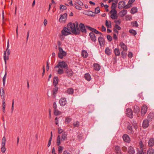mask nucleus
<instances>
[{"instance_id":"1","label":"nucleus","mask_w":154,"mask_h":154,"mask_svg":"<svg viewBox=\"0 0 154 154\" xmlns=\"http://www.w3.org/2000/svg\"><path fill=\"white\" fill-rule=\"evenodd\" d=\"M78 23L76 22L75 23H70L68 24V27L71 30L72 32L75 34L78 35L80 33V31L82 32L86 33V30L85 26L84 24L82 23H80L79 24V27Z\"/></svg>"},{"instance_id":"2","label":"nucleus","mask_w":154,"mask_h":154,"mask_svg":"<svg viewBox=\"0 0 154 154\" xmlns=\"http://www.w3.org/2000/svg\"><path fill=\"white\" fill-rule=\"evenodd\" d=\"M64 27L63 29L61 31V33L62 35H60V37L63 36V35L66 36L69 34H71V33L70 32L69 29H71L69 28L68 27Z\"/></svg>"},{"instance_id":"3","label":"nucleus","mask_w":154,"mask_h":154,"mask_svg":"<svg viewBox=\"0 0 154 154\" xmlns=\"http://www.w3.org/2000/svg\"><path fill=\"white\" fill-rule=\"evenodd\" d=\"M68 67L67 64L64 61L59 62L57 65L55 67L56 68L60 67L62 69H66Z\"/></svg>"},{"instance_id":"4","label":"nucleus","mask_w":154,"mask_h":154,"mask_svg":"<svg viewBox=\"0 0 154 154\" xmlns=\"http://www.w3.org/2000/svg\"><path fill=\"white\" fill-rule=\"evenodd\" d=\"M59 52L58 53V56L60 59H62L64 56L66 55V52L63 50L62 48L59 47Z\"/></svg>"},{"instance_id":"5","label":"nucleus","mask_w":154,"mask_h":154,"mask_svg":"<svg viewBox=\"0 0 154 154\" xmlns=\"http://www.w3.org/2000/svg\"><path fill=\"white\" fill-rule=\"evenodd\" d=\"M65 73L68 77H71L73 75L74 72L71 69H69L68 67L64 69Z\"/></svg>"},{"instance_id":"6","label":"nucleus","mask_w":154,"mask_h":154,"mask_svg":"<svg viewBox=\"0 0 154 154\" xmlns=\"http://www.w3.org/2000/svg\"><path fill=\"white\" fill-rule=\"evenodd\" d=\"M6 138L4 136L3 137L2 141V147L1 150L2 153H5L6 151V148L5 147V145Z\"/></svg>"},{"instance_id":"7","label":"nucleus","mask_w":154,"mask_h":154,"mask_svg":"<svg viewBox=\"0 0 154 154\" xmlns=\"http://www.w3.org/2000/svg\"><path fill=\"white\" fill-rule=\"evenodd\" d=\"M126 114L127 116L130 118L133 117V112L131 109L128 108L126 109Z\"/></svg>"},{"instance_id":"8","label":"nucleus","mask_w":154,"mask_h":154,"mask_svg":"<svg viewBox=\"0 0 154 154\" xmlns=\"http://www.w3.org/2000/svg\"><path fill=\"white\" fill-rule=\"evenodd\" d=\"M67 18V14L65 13L63 15H61L59 19V21L61 23H64L66 21Z\"/></svg>"},{"instance_id":"9","label":"nucleus","mask_w":154,"mask_h":154,"mask_svg":"<svg viewBox=\"0 0 154 154\" xmlns=\"http://www.w3.org/2000/svg\"><path fill=\"white\" fill-rule=\"evenodd\" d=\"M66 99L65 97H62L60 98L59 100V103L61 106H65L66 103Z\"/></svg>"},{"instance_id":"10","label":"nucleus","mask_w":154,"mask_h":154,"mask_svg":"<svg viewBox=\"0 0 154 154\" xmlns=\"http://www.w3.org/2000/svg\"><path fill=\"white\" fill-rule=\"evenodd\" d=\"M147 109V106L146 105H143L142 107L141 110V115L144 116L146 112Z\"/></svg>"},{"instance_id":"11","label":"nucleus","mask_w":154,"mask_h":154,"mask_svg":"<svg viewBox=\"0 0 154 154\" xmlns=\"http://www.w3.org/2000/svg\"><path fill=\"white\" fill-rule=\"evenodd\" d=\"M90 38L91 40L94 42H95L96 41V38L95 34L93 32H90L89 34Z\"/></svg>"},{"instance_id":"12","label":"nucleus","mask_w":154,"mask_h":154,"mask_svg":"<svg viewBox=\"0 0 154 154\" xmlns=\"http://www.w3.org/2000/svg\"><path fill=\"white\" fill-rule=\"evenodd\" d=\"M86 28H87L89 30L92 31V32H94L96 34H98L99 32L96 29L92 28L91 27L88 26H86Z\"/></svg>"},{"instance_id":"13","label":"nucleus","mask_w":154,"mask_h":154,"mask_svg":"<svg viewBox=\"0 0 154 154\" xmlns=\"http://www.w3.org/2000/svg\"><path fill=\"white\" fill-rule=\"evenodd\" d=\"M99 42L101 46H103L105 44V41L104 38L100 36L98 38Z\"/></svg>"},{"instance_id":"14","label":"nucleus","mask_w":154,"mask_h":154,"mask_svg":"<svg viewBox=\"0 0 154 154\" xmlns=\"http://www.w3.org/2000/svg\"><path fill=\"white\" fill-rule=\"evenodd\" d=\"M124 140L126 142L129 143L130 142V139L128 135L126 134H124L122 136Z\"/></svg>"},{"instance_id":"15","label":"nucleus","mask_w":154,"mask_h":154,"mask_svg":"<svg viewBox=\"0 0 154 154\" xmlns=\"http://www.w3.org/2000/svg\"><path fill=\"white\" fill-rule=\"evenodd\" d=\"M119 45L121 48L123 49V51H127L128 49L127 46L123 42H121L120 43Z\"/></svg>"},{"instance_id":"16","label":"nucleus","mask_w":154,"mask_h":154,"mask_svg":"<svg viewBox=\"0 0 154 154\" xmlns=\"http://www.w3.org/2000/svg\"><path fill=\"white\" fill-rule=\"evenodd\" d=\"M5 92L4 88H1L0 91V95L2 99H5Z\"/></svg>"},{"instance_id":"17","label":"nucleus","mask_w":154,"mask_h":154,"mask_svg":"<svg viewBox=\"0 0 154 154\" xmlns=\"http://www.w3.org/2000/svg\"><path fill=\"white\" fill-rule=\"evenodd\" d=\"M150 121L147 120H144L143 123V128H146L149 126V123Z\"/></svg>"},{"instance_id":"18","label":"nucleus","mask_w":154,"mask_h":154,"mask_svg":"<svg viewBox=\"0 0 154 154\" xmlns=\"http://www.w3.org/2000/svg\"><path fill=\"white\" fill-rule=\"evenodd\" d=\"M154 146V139L150 138L148 141V146L150 147H152Z\"/></svg>"},{"instance_id":"19","label":"nucleus","mask_w":154,"mask_h":154,"mask_svg":"<svg viewBox=\"0 0 154 154\" xmlns=\"http://www.w3.org/2000/svg\"><path fill=\"white\" fill-rule=\"evenodd\" d=\"M128 152L129 154H134L135 150L133 147L131 146H130L128 148Z\"/></svg>"},{"instance_id":"20","label":"nucleus","mask_w":154,"mask_h":154,"mask_svg":"<svg viewBox=\"0 0 154 154\" xmlns=\"http://www.w3.org/2000/svg\"><path fill=\"white\" fill-rule=\"evenodd\" d=\"M125 4V2H120L118 4V8L120 9H122L123 8H124V7Z\"/></svg>"},{"instance_id":"21","label":"nucleus","mask_w":154,"mask_h":154,"mask_svg":"<svg viewBox=\"0 0 154 154\" xmlns=\"http://www.w3.org/2000/svg\"><path fill=\"white\" fill-rule=\"evenodd\" d=\"M67 134L66 132H64L62 134L61 137V141H63L66 140L67 137Z\"/></svg>"},{"instance_id":"22","label":"nucleus","mask_w":154,"mask_h":154,"mask_svg":"<svg viewBox=\"0 0 154 154\" xmlns=\"http://www.w3.org/2000/svg\"><path fill=\"white\" fill-rule=\"evenodd\" d=\"M93 66L94 69L96 71H99L100 69V65L97 63H95L94 64Z\"/></svg>"},{"instance_id":"23","label":"nucleus","mask_w":154,"mask_h":154,"mask_svg":"<svg viewBox=\"0 0 154 154\" xmlns=\"http://www.w3.org/2000/svg\"><path fill=\"white\" fill-rule=\"evenodd\" d=\"M154 117V114L153 112H150L147 116V119L149 121H151Z\"/></svg>"},{"instance_id":"24","label":"nucleus","mask_w":154,"mask_h":154,"mask_svg":"<svg viewBox=\"0 0 154 154\" xmlns=\"http://www.w3.org/2000/svg\"><path fill=\"white\" fill-rule=\"evenodd\" d=\"M115 151L117 154H121V150L120 147L119 146H116L115 147Z\"/></svg>"},{"instance_id":"25","label":"nucleus","mask_w":154,"mask_h":154,"mask_svg":"<svg viewBox=\"0 0 154 154\" xmlns=\"http://www.w3.org/2000/svg\"><path fill=\"white\" fill-rule=\"evenodd\" d=\"M93 13V12L91 11H85L83 14L87 15L94 16L92 14Z\"/></svg>"},{"instance_id":"26","label":"nucleus","mask_w":154,"mask_h":154,"mask_svg":"<svg viewBox=\"0 0 154 154\" xmlns=\"http://www.w3.org/2000/svg\"><path fill=\"white\" fill-rule=\"evenodd\" d=\"M9 55H7L6 54V51H4V59L5 61V64H6V60L9 59Z\"/></svg>"},{"instance_id":"27","label":"nucleus","mask_w":154,"mask_h":154,"mask_svg":"<svg viewBox=\"0 0 154 154\" xmlns=\"http://www.w3.org/2000/svg\"><path fill=\"white\" fill-rule=\"evenodd\" d=\"M66 92L69 94H72L74 93V90L72 88H69L67 89Z\"/></svg>"},{"instance_id":"28","label":"nucleus","mask_w":154,"mask_h":154,"mask_svg":"<svg viewBox=\"0 0 154 154\" xmlns=\"http://www.w3.org/2000/svg\"><path fill=\"white\" fill-rule=\"evenodd\" d=\"M58 78L57 77L55 76L53 79V84L54 86H56L58 83Z\"/></svg>"},{"instance_id":"29","label":"nucleus","mask_w":154,"mask_h":154,"mask_svg":"<svg viewBox=\"0 0 154 154\" xmlns=\"http://www.w3.org/2000/svg\"><path fill=\"white\" fill-rule=\"evenodd\" d=\"M127 13L126 10H123L120 12V15L121 17H124Z\"/></svg>"},{"instance_id":"30","label":"nucleus","mask_w":154,"mask_h":154,"mask_svg":"<svg viewBox=\"0 0 154 154\" xmlns=\"http://www.w3.org/2000/svg\"><path fill=\"white\" fill-rule=\"evenodd\" d=\"M133 111L134 113H138L140 112V108L137 105H135L134 106Z\"/></svg>"},{"instance_id":"31","label":"nucleus","mask_w":154,"mask_h":154,"mask_svg":"<svg viewBox=\"0 0 154 154\" xmlns=\"http://www.w3.org/2000/svg\"><path fill=\"white\" fill-rule=\"evenodd\" d=\"M137 7H135L132 8L131 10V13L132 14H134L137 12Z\"/></svg>"},{"instance_id":"32","label":"nucleus","mask_w":154,"mask_h":154,"mask_svg":"<svg viewBox=\"0 0 154 154\" xmlns=\"http://www.w3.org/2000/svg\"><path fill=\"white\" fill-rule=\"evenodd\" d=\"M85 79L88 81H90L91 79V76L89 73L85 74Z\"/></svg>"},{"instance_id":"33","label":"nucleus","mask_w":154,"mask_h":154,"mask_svg":"<svg viewBox=\"0 0 154 154\" xmlns=\"http://www.w3.org/2000/svg\"><path fill=\"white\" fill-rule=\"evenodd\" d=\"M114 52L116 56H119L120 55V52L118 48H115L114 50Z\"/></svg>"},{"instance_id":"34","label":"nucleus","mask_w":154,"mask_h":154,"mask_svg":"<svg viewBox=\"0 0 154 154\" xmlns=\"http://www.w3.org/2000/svg\"><path fill=\"white\" fill-rule=\"evenodd\" d=\"M9 40H8L7 42V45L6 51H7V55H9L10 53V50L9 49Z\"/></svg>"},{"instance_id":"35","label":"nucleus","mask_w":154,"mask_h":154,"mask_svg":"<svg viewBox=\"0 0 154 154\" xmlns=\"http://www.w3.org/2000/svg\"><path fill=\"white\" fill-rule=\"evenodd\" d=\"M105 53L108 55H109L111 54V51L108 47L106 48L105 50Z\"/></svg>"},{"instance_id":"36","label":"nucleus","mask_w":154,"mask_h":154,"mask_svg":"<svg viewBox=\"0 0 154 154\" xmlns=\"http://www.w3.org/2000/svg\"><path fill=\"white\" fill-rule=\"evenodd\" d=\"M82 56L85 58H86L88 56V54L86 51L84 50L82 51Z\"/></svg>"},{"instance_id":"37","label":"nucleus","mask_w":154,"mask_h":154,"mask_svg":"<svg viewBox=\"0 0 154 154\" xmlns=\"http://www.w3.org/2000/svg\"><path fill=\"white\" fill-rule=\"evenodd\" d=\"M105 24L107 28L111 27V21H109V22L107 20H106Z\"/></svg>"},{"instance_id":"38","label":"nucleus","mask_w":154,"mask_h":154,"mask_svg":"<svg viewBox=\"0 0 154 154\" xmlns=\"http://www.w3.org/2000/svg\"><path fill=\"white\" fill-rule=\"evenodd\" d=\"M60 138L61 137L60 135L57 136V144L58 146H59L60 144Z\"/></svg>"},{"instance_id":"39","label":"nucleus","mask_w":154,"mask_h":154,"mask_svg":"<svg viewBox=\"0 0 154 154\" xmlns=\"http://www.w3.org/2000/svg\"><path fill=\"white\" fill-rule=\"evenodd\" d=\"M54 114L55 116H57L61 114V112L56 109H54Z\"/></svg>"},{"instance_id":"40","label":"nucleus","mask_w":154,"mask_h":154,"mask_svg":"<svg viewBox=\"0 0 154 154\" xmlns=\"http://www.w3.org/2000/svg\"><path fill=\"white\" fill-rule=\"evenodd\" d=\"M154 149L152 148H149L147 151V154H153Z\"/></svg>"},{"instance_id":"41","label":"nucleus","mask_w":154,"mask_h":154,"mask_svg":"<svg viewBox=\"0 0 154 154\" xmlns=\"http://www.w3.org/2000/svg\"><path fill=\"white\" fill-rule=\"evenodd\" d=\"M74 6L77 9L81 10L82 9V7L79 6V5L76 3L74 4Z\"/></svg>"},{"instance_id":"42","label":"nucleus","mask_w":154,"mask_h":154,"mask_svg":"<svg viewBox=\"0 0 154 154\" xmlns=\"http://www.w3.org/2000/svg\"><path fill=\"white\" fill-rule=\"evenodd\" d=\"M129 32L130 33L133 35L134 36L135 35L137 34V32L136 31L132 29L129 30Z\"/></svg>"},{"instance_id":"43","label":"nucleus","mask_w":154,"mask_h":154,"mask_svg":"<svg viewBox=\"0 0 154 154\" xmlns=\"http://www.w3.org/2000/svg\"><path fill=\"white\" fill-rule=\"evenodd\" d=\"M127 129L129 131H128L129 133H132V126H131L130 125H128L127 126Z\"/></svg>"},{"instance_id":"44","label":"nucleus","mask_w":154,"mask_h":154,"mask_svg":"<svg viewBox=\"0 0 154 154\" xmlns=\"http://www.w3.org/2000/svg\"><path fill=\"white\" fill-rule=\"evenodd\" d=\"M6 75H7V72H5V74L3 78V84L4 86L5 85Z\"/></svg>"},{"instance_id":"45","label":"nucleus","mask_w":154,"mask_h":154,"mask_svg":"<svg viewBox=\"0 0 154 154\" xmlns=\"http://www.w3.org/2000/svg\"><path fill=\"white\" fill-rule=\"evenodd\" d=\"M75 3L81 7L83 6L84 5L83 2L80 0L77 1Z\"/></svg>"},{"instance_id":"46","label":"nucleus","mask_w":154,"mask_h":154,"mask_svg":"<svg viewBox=\"0 0 154 154\" xmlns=\"http://www.w3.org/2000/svg\"><path fill=\"white\" fill-rule=\"evenodd\" d=\"M73 125L74 127H78L79 125V122L78 121H76L74 122Z\"/></svg>"},{"instance_id":"47","label":"nucleus","mask_w":154,"mask_h":154,"mask_svg":"<svg viewBox=\"0 0 154 154\" xmlns=\"http://www.w3.org/2000/svg\"><path fill=\"white\" fill-rule=\"evenodd\" d=\"M64 70L63 69L59 68L58 69L57 71V72L59 74H62L64 73Z\"/></svg>"},{"instance_id":"48","label":"nucleus","mask_w":154,"mask_h":154,"mask_svg":"<svg viewBox=\"0 0 154 154\" xmlns=\"http://www.w3.org/2000/svg\"><path fill=\"white\" fill-rule=\"evenodd\" d=\"M111 18L112 19V20H115V19H116L118 18V16L116 14H112L110 16Z\"/></svg>"},{"instance_id":"49","label":"nucleus","mask_w":154,"mask_h":154,"mask_svg":"<svg viewBox=\"0 0 154 154\" xmlns=\"http://www.w3.org/2000/svg\"><path fill=\"white\" fill-rule=\"evenodd\" d=\"M131 24L133 26H135L136 27H137L138 26V25L137 23V22L136 21H134L133 22H132Z\"/></svg>"},{"instance_id":"50","label":"nucleus","mask_w":154,"mask_h":154,"mask_svg":"<svg viewBox=\"0 0 154 154\" xmlns=\"http://www.w3.org/2000/svg\"><path fill=\"white\" fill-rule=\"evenodd\" d=\"M100 8L99 7H97L95 9V13L96 14H97L100 13Z\"/></svg>"},{"instance_id":"51","label":"nucleus","mask_w":154,"mask_h":154,"mask_svg":"<svg viewBox=\"0 0 154 154\" xmlns=\"http://www.w3.org/2000/svg\"><path fill=\"white\" fill-rule=\"evenodd\" d=\"M110 12L111 15L112 14H116L117 13V11L115 9H112Z\"/></svg>"},{"instance_id":"52","label":"nucleus","mask_w":154,"mask_h":154,"mask_svg":"<svg viewBox=\"0 0 154 154\" xmlns=\"http://www.w3.org/2000/svg\"><path fill=\"white\" fill-rule=\"evenodd\" d=\"M60 9H62L63 10H65L67 9V7L66 6L60 5Z\"/></svg>"},{"instance_id":"53","label":"nucleus","mask_w":154,"mask_h":154,"mask_svg":"<svg viewBox=\"0 0 154 154\" xmlns=\"http://www.w3.org/2000/svg\"><path fill=\"white\" fill-rule=\"evenodd\" d=\"M63 150V147L60 146H59L58 148V151L59 153H61L62 152Z\"/></svg>"},{"instance_id":"54","label":"nucleus","mask_w":154,"mask_h":154,"mask_svg":"<svg viewBox=\"0 0 154 154\" xmlns=\"http://www.w3.org/2000/svg\"><path fill=\"white\" fill-rule=\"evenodd\" d=\"M122 57L123 58H125L126 57L127 53L125 52H122L121 53Z\"/></svg>"},{"instance_id":"55","label":"nucleus","mask_w":154,"mask_h":154,"mask_svg":"<svg viewBox=\"0 0 154 154\" xmlns=\"http://www.w3.org/2000/svg\"><path fill=\"white\" fill-rule=\"evenodd\" d=\"M58 89V88L57 87H56L54 88L53 91V94H56V93Z\"/></svg>"},{"instance_id":"56","label":"nucleus","mask_w":154,"mask_h":154,"mask_svg":"<svg viewBox=\"0 0 154 154\" xmlns=\"http://www.w3.org/2000/svg\"><path fill=\"white\" fill-rule=\"evenodd\" d=\"M116 3H113L111 6V8L112 9H115L116 8Z\"/></svg>"},{"instance_id":"57","label":"nucleus","mask_w":154,"mask_h":154,"mask_svg":"<svg viewBox=\"0 0 154 154\" xmlns=\"http://www.w3.org/2000/svg\"><path fill=\"white\" fill-rule=\"evenodd\" d=\"M71 120L72 119L71 118H69V117H67L66 119V122L68 123H69Z\"/></svg>"},{"instance_id":"58","label":"nucleus","mask_w":154,"mask_h":154,"mask_svg":"<svg viewBox=\"0 0 154 154\" xmlns=\"http://www.w3.org/2000/svg\"><path fill=\"white\" fill-rule=\"evenodd\" d=\"M107 39L109 41L111 42L112 40V37L110 35H108L107 36Z\"/></svg>"},{"instance_id":"59","label":"nucleus","mask_w":154,"mask_h":154,"mask_svg":"<svg viewBox=\"0 0 154 154\" xmlns=\"http://www.w3.org/2000/svg\"><path fill=\"white\" fill-rule=\"evenodd\" d=\"M139 144L140 145V148L141 149L140 150V151H141L142 149L143 150V143L142 141H140V142Z\"/></svg>"},{"instance_id":"60","label":"nucleus","mask_w":154,"mask_h":154,"mask_svg":"<svg viewBox=\"0 0 154 154\" xmlns=\"http://www.w3.org/2000/svg\"><path fill=\"white\" fill-rule=\"evenodd\" d=\"M52 140V136H51L49 140L48 141V146L49 147L51 144V141Z\"/></svg>"},{"instance_id":"61","label":"nucleus","mask_w":154,"mask_h":154,"mask_svg":"<svg viewBox=\"0 0 154 154\" xmlns=\"http://www.w3.org/2000/svg\"><path fill=\"white\" fill-rule=\"evenodd\" d=\"M114 27L116 28V29H118L119 30H120L121 29V27L117 24L115 25Z\"/></svg>"},{"instance_id":"62","label":"nucleus","mask_w":154,"mask_h":154,"mask_svg":"<svg viewBox=\"0 0 154 154\" xmlns=\"http://www.w3.org/2000/svg\"><path fill=\"white\" fill-rule=\"evenodd\" d=\"M5 99H4L2 100V107H5Z\"/></svg>"},{"instance_id":"63","label":"nucleus","mask_w":154,"mask_h":154,"mask_svg":"<svg viewBox=\"0 0 154 154\" xmlns=\"http://www.w3.org/2000/svg\"><path fill=\"white\" fill-rule=\"evenodd\" d=\"M128 56L129 58H131L133 56L132 53L131 52H129L128 53Z\"/></svg>"},{"instance_id":"64","label":"nucleus","mask_w":154,"mask_h":154,"mask_svg":"<svg viewBox=\"0 0 154 154\" xmlns=\"http://www.w3.org/2000/svg\"><path fill=\"white\" fill-rule=\"evenodd\" d=\"M131 4H129L126 5H125L124 8L125 9L131 7Z\"/></svg>"}]
</instances>
